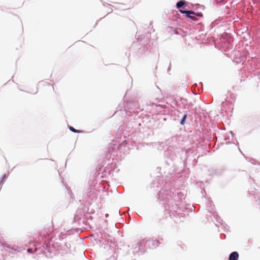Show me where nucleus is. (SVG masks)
<instances>
[{
    "mask_svg": "<svg viewBox=\"0 0 260 260\" xmlns=\"http://www.w3.org/2000/svg\"><path fill=\"white\" fill-rule=\"evenodd\" d=\"M180 12H181L182 14H185L186 16L192 19V20H197V19L194 16V15H195V13L192 11H185V10H179Z\"/></svg>",
    "mask_w": 260,
    "mask_h": 260,
    "instance_id": "obj_1",
    "label": "nucleus"
},
{
    "mask_svg": "<svg viewBox=\"0 0 260 260\" xmlns=\"http://www.w3.org/2000/svg\"><path fill=\"white\" fill-rule=\"evenodd\" d=\"M239 258V254L237 252L235 251L231 253L229 260H238Z\"/></svg>",
    "mask_w": 260,
    "mask_h": 260,
    "instance_id": "obj_2",
    "label": "nucleus"
},
{
    "mask_svg": "<svg viewBox=\"0 0 260 260\" xmlns=\"http://www.w3.org/2000/svg\"><path fill=\"white\" fill-rule=\"evenodd\" d=\"M184 4L185 3H184L183 1H179L176 4V7L177 8H180L182 6H183Z\"/></svg>",
    "mask_w": 260,
    "mask_h": 260,
    "instance_id": "obj_3",
    "label": "nucleus"
},
{
    "mask_svg": "<svg viewBox=\"0 0 260 260\" xmlns=\"http://www.w3.org/2000/svg\"><path fill=\"white\" fill-rule=\"evenodd\" d=\"M186 117H187V115L186 114H184L183 117V118H182V120H181V121H180V124L181 125H183L184 124V122H185V120Z\"/></svg>",
    "mask_w": 260,
    "mask_h": 260,
    "instance_id": "obj_4",
    "label": "nucleus"
},
{
    "mask_svg": "<svg viewBox=\"0 0 260 260\" xmlns=\"http://www.w3.org/2000/svg\"><path fill=\"white\" fill-rule=\"evenodd\" d=\"M70 129L74 132V133H80V131L79 130H77V129H75L74 127H72V126H70Z\"/></svg>",
    "mask_w": 260,
    "mask_h": 260,
    "instance_id": "obj_5",
    "label": "nucleus"
},
{
    "mask_svg": "<svg viewBox=\"0 0 260 260\" xmlns=\"http://www.w3.org/2000/svg\"><path fill=\"white\" fill-rule=\"evenodd\" d=\"M27 251H28V252H30L31 249H28L27 250Z\"/></svg>",
    "mask_w": 260,
    "mask_h": 260,
    "instance_id": "obj_6",
    "label": "nucleus"
},
{
    "mask_svg": "<svg viewBox=\"0 0 260 260\" xmlns=\"http://www.w3.org/2000/svg\"><path fill=\"white\" fill-rule=\"evenodd\" d=\"M196 15H198V16H200V14H196Z\"/></svg>",
    "mask_w": 260,
    "mask_h": 260,
    "instance_id": "obj_7",
    "label": "nucleus"
}]
</instances>
